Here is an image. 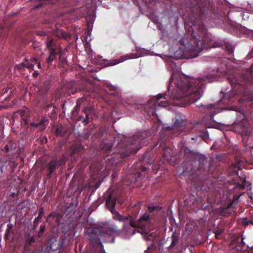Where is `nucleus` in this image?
<instances>
[{"mask_svg": "<svg viewBox=\"0 0 253 253\" xmlns=\"http://www.w3.org/2000/svg\"><path fill=\"white\" fill-rule=\"evenodd\" d=\"M116 220L124 222L123 229L121 231V236L125 238H128L135 234L136 228H139L137 232L142 234V216H140L137 221H134L130 216H123L118 213L114 216Z\"/></svg>", "mask_w": 253, "mask_h": 253, "instance_id": "obj_4", "label": "nucleus"}, {"mask_svg": "<svg viewBox=\"0 0 253 253\" xmlns=\"http://www.w3.org/2000/svg\"><path fill=\"white\" fill-rule=\"evenodd\" d=\"M242 223L245 226H248L250 224L253 225V221L251 220H248L247 218H243L242 220Z\"/></svg>", "mask_w": 253, "mask_h": 253, "instance_id": "obj_19", "label": "nucleus"}, {"mask_svg": "<svg viewBox=\"0 0 253 253\" xmlns=\"http://www.w3.org/2000/svg\"><path fill=\"white\" fill-rule=\"evenodd\" d=\"M166 94H158L153 98L149 99L148 104L144 107L145 109H147V112L150 118L152 116L153 118H157L158 116L156 113L159 109L165 108L169 106V102L168 100L162 101L159 102L161 98L166 99Z\"/></svg>", "mask_w": 253, "mask_h": 253, "instance_id": "obj_5", "label": "nucleus"}, {"mask_svg": "<svg viewBox=\"0 0 253 253\" xmlns=\"http://www.w3.org/2000/svg\"><path fill=\"white\" fill-rule=\"evenodd\" d=\"M115 205L116 200L111 196L108 197L106 200V205L111 212L113 211Z\"/></svg>", "mask_w": 253, "mask_h": 253, "instance_id": "obj_10", "label": "nucleus"}, {"mask_svg": "<svg viewBox=\"0 0 253 253\" xmlns=\"http://www.w3.org/2000/svg\"><path fill=\"white\" fill-rule=\"evenodd\" d=\"M58 131H59V129H57L56 131H57V133H58Z\"/></svg>", "mask_w": 253, "mask_h": 253, "instance_id": "obj_39", "label": "nucleus"}, {"mask_svg": "<svg viewBox=\"0 0 253 253\" xmlns=\"http://www.w3.org/2000/svg\"><path fill=\"white\" fill-rule=\"evenodd\" d=\"M58 164V163L56 161H52L50 163L48 167L49 175H51L52 172L54 171Z\"/></svg>", "mask_w": 253, "mask_h": 253, "instance_id": "obj_16", "label": "nucleus"}, {"mask_svg": "<svg viewBox=\"0 0 253 253\" xmlns=\"http://www.w3.org/2000/svg\"><path fill=\"white\" fill-rule=\"evenodd\" d=\"M235 249L237 251H243V252H244V251H246V249L245 248V246H244V247H243L242 246V245H241L239 243L235 247Z\"/></svg>", "mask_w": 253, "mask_h": 253, "instance_id": "obj_21", "label": "nucleus"}, {"mask_svg": "<svg viewBox=\"0 0 253 253\" xmlns=\"http://www.w3.org/2000/svg\"><path fill=\"white\" fill-rule=\"evenodd\" d=\"M170 86H169V90H170Z\"/></svg>", "mask_w": 253, "mask_h": 253, "instance_id": "obj_36", "label": "nucleus"}, {"mask_svg": "<svg viewBox=\"0 0 253 253\" xmlns=\"http://www.w3.org/2000/svg\"><path fill=\"white\" fill-rule=\"evenodd\" d=\"M173 125L171 127H169L176 134H178L182 132L185 128V122L179 116H176L173 119Z\"/></svg>", "mask_w": 253, "mask_h": 253, "instance_id": "obj_7", "label": "nucleus"}, {"mask_svg": "<svg viewBox=\"0 0 253 253\" xmlns=\"http://www.w3.org/2000/svg\"><path fill=\"white\" fill-rule=\"evenodd\" d=\"M113 89H114V90H116V87H115V86H114V87H113Z\"/></svg>", "mask_w": 253, "mask_h": 253, "instance_id": "obj_41", "label": "nucleus"}, {"mask_svg": "<svg viewBox=\"0 0 253 253\" xmlns=\"http://www.w3.org/2000/svg\"><path fill=\"white\" fill-rule=\"evenodd\" d=\"M146 168L143 167V171H145L146 170Z\"/></svg>", "mask_w": 253, "mask_h": 253, "instance_id": "obj_33", "label": "nucleus"}, {"mask_svg": "<svg viewBox=\"0 0 253 253\" xmlns=\"http://www.w3.org/2000/svg\"><path fill=\"white\" fill-rule=\"evenodd\" d=\"M46 120L45 119H43L39 124L32 123V126L36 127H39L41 129L43 130L46 128V126L47 124V123H46Z\"/></svg>", "mask_w": 253, "mask_h": 253, "instance_id": "obj_14", "label": "nucleus"}, {"mask_svg": "<svg viewBox=\"0 0 253 253\" xmlns=\"http://www.w3.org/2000/svg\"><path fill=\"white\" fill-rule=\"evenodd\" d=\"M145 117L146 118V119H148V117L147 116H145Z\"/></svg>", "mask_w": 253, "mask_h": 253, "instance_id": "obj_40", "label": "nucleus"}, {"mask_svg": "<svg viewBox=\"0 0 253 253\" xmlns=\"http://www.w3.org/2000/svg\"><path fill=\"white\" fill-rule=\"evenodd\" d=\"M229 52H232V49H231L230 50V51H229Z\"/></svg>", "mask_w": 253, "mask_h": 253, "instance_id": "obj_42", "label": "nucleus"}, {"mask_svg": "<svg viewBox=\"0 0 253 253\" xmlns=\"http://www.w3.org/2000/svg\"><path fill=\"white\" fill-rule=\"evenodd\" d=\"M239 177L242 181L241 183L238 182L236 179H233L232 183H233L234 185H235L236 187H240L241 188H244L245 187L246 177H242L241 176H239Z\"/></svg>", "mask_w": 253, "mask_h": 253, "instance_id": "obj_12", "label": "nucleus"}, {"mask_svg": "<svg viewBox=\"0 0 253 253\" xmlns=\"http://www.w3.org/2000/svg\"><path fill=\"white\" fill-rule=\"evenodd\" d=\"M65 164V162H64V161H62V164Z\"/></svg>", "mask_w": 253, "mask_h": 253, "instance_id": "obj_35", "label": "nucleus"}, {"mask_svg": "<svg viewBox=\"0 0 253 253\" xmlns=\"http://www.w3.org/2000/svg\"><path fill=\"white\" fill-rule=\"evenodd\" d=\"M190 24L185 25L190 41L185 38L180 41V46L175 52L177 58L191 59L197 57L203 49L211 47H222L224 41L211 40L205 25L201 20L208 13L211 5L210 0H189Z\"/></svg>", "mask_w": 253, "mask_h": 253, "instance_id": "obj_1", "label": "nucleus"}, {"mask_svg": "<svg viewBox=\"0 0 253 253\" xmlns=\"http://www.w3.org/2000/svg\"><path fill=\"white\" fill-rule=\"evenodd\" d=\"M49 51V55L47 58V61L48 63H51L55 59V56L56 54V52L55 49L53 48H50Z\"/></svg>", "mask_w": 253, "mask_h": 253, "instance_id": "obj_15", "label": "nucleus"}, {"mask_svg": "<svg viewBox=\"0 0 253 253\" xmlns=\"http://www.w3.org/2000/svg\"><path fill=\"white\" fill-rule=\"evenodd\" d=\"M222 102V100H219V102H218V104H219V103H220V102Z\"/></svg>", "mask_w": 253, "mask_h": 253, "instance_id": "obj_34", "label": "nucleus"}, {"mask_svg": "<svg viewBox=\"0 0 253 253\" xmlns=\"http://www.w3.org/2000/svg\"><path fill=\"white\" fill-rule=\"evenodd\" d=\"M41 63L40 62H38V67L39 68H41Z\"/></svg>", "mask_w": 253, "mask_h": 253, "instance_id": "obj_32", "label": "nucleus"}, {"mask_svg": "<svg viewBox=\"0 0 253 253\" xmlns=\"http://www.w3.org/2000/svg\"><path fill=\"white\" fill-rule=\"evenodd\" d=\"M155 248V243H154V242L153 241V240H152L151 241V244L150 245L148 246L147 250L145 251V253L147 252V251H149V250L150 249H151L152 248Z\"/></svg>", "mask_w": 253, "mask_h": 253, "instance_id": "obj_23", "label": "nucleus"}, {"mask_svg": "<svg viewBox=\"0 0 253 253\" xmlns=\"http://www.w3.org/2000/svg\"><path fill=\"white\" fill-rule=\"evenodd\" d=\"M207 136V134H205L204 135H202V137L203 138V139H205V138Z\"/></svg>", "mask_w": 253, "mask_h": 253, "instance_id": "obj_31", "label": "nucleus"}, {"mask_svg": "<svg viewBox=\"0 0 253 253\" xmlns=\"http://www.w3.org/2000/svg\"><path fill=\"white\" fill-rule=\"evenodd\" d=\"M228 80L235 94L249 92L250 85L253 84V79L250 73H236L230 76Z\"/></svg>", "mask_w": 253, "mask_h": 253, "instance_id": "obj_3", "label": "nucleus"}, {"mask_svg": "<svg viewBox=\"0 0 253 253\" xmlns=\"http://www.w3.org/2000/svg\"><path fill=\"white\" fill-rule=\"evenodd\" d=\"M240 240H241V241L240 242H239V244H240L241 245H242V246L243 247H244V246H245L246 250H247L248 247L246 245V244L244 241V238L243 237H241Z\"/></svg>", "mask_w": 253, "mask_h": 253, "instance_id": "obj_25", "label": "nucleus"}, {"mask_svg": "<svg viewBox=\"0 0 253 253\" xmlns=\"http://www.w3.org/2000/svg\"><path fill=\"white\" fill-rule=\"evenodd\" d=\"M184 157L189 160L198 162L199 167L198 169L204 171H208L209 164L207 157L203 154L194 152L187 148L184 149Z\"/></svg>", "mask_w": 253, "mask_h": 253, "instance_id": "obj_6", "label": "nucleus"}, {"mask_svg": "<svg viewBox=\"0 0 253 253\" xmlns=\"http://www.w3.org/2000/svg\"><path fill=\"white\" fill-rule=\"evenodd\" d=\"M172 242L170 245L169 247V250L173 248L175 245L179 242V236L175 233H173L171 236Z\"/></svg>", "mask_w": 253, "mask_h": 253, "instance_id": "obj_13", "label": "nucleus"}, {"mask_svg": "<svg viewBox=\"0 0 253 253\" xmlns=\"http://www.w3.org/2000/svg\"><path fill=\"white\" fill-rule=\"evenodd\" d=\"M186 3H187V4H188V1H187V0H186Z\"/></svg>", "mask_w": 253, "mask_h": 253, "instance_id": "obj_43", "label": "nucleus"}, {"mask_svg": "<svg viewBox=\"0 0 253 253\" xmlns=\"http://www.w3.org/2000/svg\"><path fill=\"white\" fill-rule=\"evenodd\" d=\"M216 73H220L221 74H224L225 73V71H220V69L219 68H217V70H216Z\"/></svg>", "mask_w": 253, "mask_h": 253, "instance_id": "obj_29", "label": "nucleus"}, {"mask_svg": "<svg viewBox=\"0 0 253 253\" xmlns=\"http://www.w3.org/2000/svg\"><path fill=\"white\" fill-rule=\"evenodd\" d=\"M44 229H45V228H44V227H41V232H43V231H44Z\"/></svg>", "mask_w": 253, "mask_h": 253, "instance_id": "obj_30", "label": "nucleus"}, {"mask_svg": "<svg viewBox=\"0 0 253 253\" xmlns=\"http://www.w3.org/2000/svg\"><path fill=\"white\" fill-rule=\"evenodd\" d=\"M170 149L168 147H166L164 149V152L163 154V157L166 159H168V154H170Z\"/></svg>", "mask_w": 253, "mask_h": 253, "instance_id": "obj_20", "label": "nucleus"}, {"mask_svg": "<svg viewBox=\"0 0 253 253\" xmlns=\"http://www.w3.org/2000/svg\"><path fill=\"white\" fill-rule=\"evenodd\" d=\"M218 75L214 71L209 73L205 77L197 78H188L185 77H178L175 82L176 89V94L172 93L169 95V99L175 102V106H184L187 104L194 103L198 108H201L206 116L212 120L215 114L221 111L216 104L204 105L200 102V99L203 94V89L207 84L216 80Z\"/></svg>", "mask_w": 253, "mask_h": 253, "instance_id": "obj_2", "label": "nucleus"}, {"mask_svg": "<svg viewBox=\"0 0 253 253\" xmlns=\"http://www.w3.org/2000/svg\"><path fill=\"white\" fill-rule=\"evenodd\" d=\"M144 229V227L143 226V230ZM143 238L144 239L147 241H150L151 239L147 236V233H145L143 231Z\"/></svg>", "mask_w": 253, "mask_h": 253, "instance_id": "obj_27", "label": "nucleus"}, {"mask_svg": "<svg viewBox=\"0 0 253 253\" xmlns=\"http://www.w3.org/2000/svg\"><path fill=\"white\" fill-rule=\"evenodd\" d=\"M37 61L38 60L37 58L35 57L31 58L30 60L29 59H26L24 63V66L29 69H33L34 68L35 63L37 62Z\"/></svg>", "mask_w": 253, "mask_h": 253, "instance_id": "obj_11", "label": "nucleus"}, {"mask_svg": "<svg viewBox=\"0 0 253 253\" xmlns=\"http://www.w3.org/2000/svg\"><path fill=\"white\" fill-rule=\"evenodd\" d=\"M35 242V239L33 237L31 236L28 238L26 240L25 246L27 248L28 246L31 245L32 243Z\"/></svg>", "mask_w": 253, "mask_h": 253, "instance_id": "obj_18", "label": "nucleus"}, {"mask_svg": "<svg viewBox=\"0 0 253 253\" xmlns=\"http://www.w3.org/2000/svg\"><path fill=\"white\" fill-rule=\"evenodd\" d=\"M252 149L253 150V147H252Z\"/></svg>", "mask_w": 253, "mask_h": 253, "instance_id": "obj_44", "label": "nucleus"}, {"mask_svg": "<svg viewBox=\"0 0 253 253\" xmlns=\"http://www.w3.org/2000/svg\"><path fill=\"white\" fill-rule=\"evenodd\" d=\"M56 36L60 38L69 40L70 39V35L62 29H57L54 33Z\"/></svg>", "mask_w": 253, "mask_h": 253, "instance_id": "obj_9", "label": "nucleus"}, {"mask_svg": "<svg viewBox=\"0 0 253 253\" xmlns=\"http://www.w3.org/2000/svg\"><path fill=\"white\" fill-rule=\"evenodd\" d=\"M8 89L6 88V89H5V91H6V92H7V91H8Z\"/></svg>", "mask_w": 253, "mask_h": 253, "instance_id": "obj_38", "label": "nucleus"}, {"mask_svg": "<svg viewBox=\"0 0 253 253\" xmlns=\"http://www.w3.org/2000/svg\"><path fill=\"white\" fill-rule=\"evenodd\" d=\"M221 233H222V230H220L219 229H217L215 231V234L216 237L218 238V236H220Z\"/></svg>", "mask_w": 253, "mask_h": 253, "instance_id": "obj_28", "label": "nucleus"}, {"mask_svg": "<svg viewBox=\"0 0 253 253\" xmlns=\"http://www.w3.org/2000/svg\"><path fill=\"white\" fill-rule=\"evenodd\" d=\"M53 42L52 39H49L47 42V46L49 48V50L50 48H52Z\"/></svg>", "mask_w": 253, "mask_h": 253, "instance_id": "obj_24", "label": "nucleus"}, {"mask_svg": "<svg viewBox=\"0 0 253 253\" xmlns=\"http://www.w3.org/2000/svg\"><path fill=\"white\" fill-rule=\"evenodd\" d=\"M150 215L148 214L147 212H145L143 214V221H148L149 219Z\"/></svg>", "mask_w": 253, "mask_h": 253, "instance_id": "obj_26", "label": "nucleus"}, {"mask_svg": "<svg viewBox=\"0 0 253 253\" xmlns=\"http://www.w3.org/2000/svg\"><path fill=\"white\" fill-rule=\"evenodd\" d=\"M161 208L158 206H149L148 207V210L149 213H152L155 211H159Z\"/></svg>", "mask_w": 253, "mask_h": 253, "instance_id": "obj_17", "label": "nucleus"}, {"mask_svg": "<svg viewBox=\"0 0 253 253\" xmlns=\"http://www.w3.org/2000/svg\"><path fill=\"white\" fill-rule=\"evenodd\" d=\"M142 56V53L141 52H138L137 54H132L129 55H126V58L122 57L120 59L117 60H112L108 62L107 66H113L115 65L118 63H121L128 59L136 58Z\"/></svg>", "mask_w": 253, "mask_h": 253, "instance_id": "obj_8", "label": "nucleus"}, {"mask_svg": "<svg viewBox=\"0 0 253 253\" xmlns=\"http://www.w3.org/2000/svg\"><path fill=\"white\" fill-rule=\"evenodd\" d=\"M38 217H37V218H35V221H36L38 219Z\"/></svg>", "mask_w": 253, "mask_h": 253, "instance_id": "obj_37", "label": "nucleus"}, {"mask_svg": "<svg viewBox=\"0 0 253 253\" xmlns=\"http://www.w3.org/2000/svg\"><path fill=\"white\" fill-rule=\"evenodd\" d=\"M239 198V196L235 195L233 197V200L231 201V202L228 205L227 209H229L231 208L235 202V201L238 200Z\"/></svg>", "mask_w": 253, "mask_h": 253, "instance_id": "obj_22", "label": "nucleus"}]
</instances>
